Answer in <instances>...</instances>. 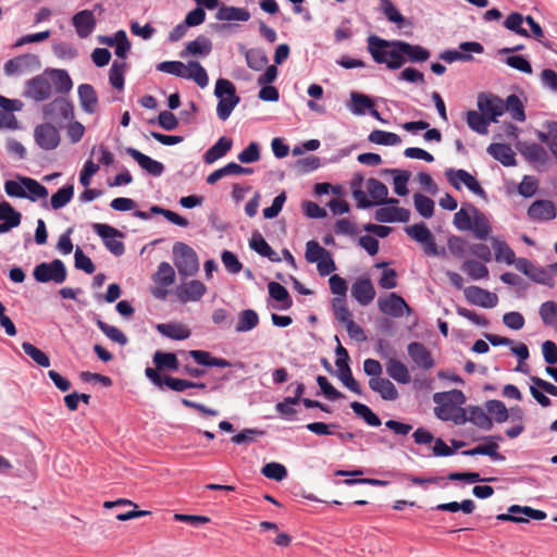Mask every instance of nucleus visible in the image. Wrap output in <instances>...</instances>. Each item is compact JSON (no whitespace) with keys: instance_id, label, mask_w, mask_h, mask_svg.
Returning a JSON list of instances; mask_svg holds the SVG:
<instances>
[{"instance_id":"1","label":"nucleus","mask_w":557,"mask_h":557,"mask_svg":"<svg viewBox=\"0 0 557 557\" xmlns=\"http://www.w3.org/2000/svg\"><path fill=\"white\" fill-rule=\"evenodd\" d=\"M433 401L436 404L434 414L442 421H451L456 425L467 422L466 409L460 407L466 403V396L460 389L435 393Z\"/></svg>"},{"instance_id":"2","label":"nucleus","mask_w":557,"mask_h":557,"mask_svg":"<svg viewBox=\"0 0 557 557\" xmlns=\"http://www.w3.org/2000/svg\"><path fill=\"white\" fill-rule=\"evenodd\" d=\"M398 45L400 40H386L375 35L368 38V51L374 62L385 64L389 70H398L406 63Z\"/></svg>"},{"instance_id":"3","label":"nucleus","mask_w":557,"mask_h":557,"mask_svg":"<svg viewBox=\"0 0 557 557\" xmlns=\"http://www.w3.org/2000/svg\"><path fill=\"white\" fill-rule=\"evenodd\" d=\"M157 70L181 78L193 79L201 88L209 83L207 71L197 61H189L187 64L181 61H163L157 64Z\"/></svg>"},{"instance_id":"4","label":"nucleus","mask_w":557,"mask_h":557,"mask_svg":"<svg viewBox=\"0 0 557 557\" xmlns=\"http://www.w3.org/2000/svg\"><path fill=\"white\" fill-rule=\"evenodd\" d=\"M214 95L219 99L216 113L220 120L226 121L234 108L240 101L236 95L235 85L225 78H219L215 83Z\"/></svg>"},{"instance_id":"5","label":"nucleus","mask_w":557,"mask_h":557,"mask_svg":"<svg viewBox=\"0 0 557 557\" xmlns=\"http://www.w3.org/2000/svg\"><path fill=\"white\" fill-rule=\"evenodd\" d=\"M173 262L178 274L182 276H193L199 270L196 251L187 244L181 242L173 245Z\"/></svg>"},{"instance_id":"6","label":"nucleus","mask_w":557,"mask_h":557,"mask_svg":"<svg viewBox=\"0 0 557 557\" xmlns=\"http://www.w3.org/2000/svg\"><path fill=\"white\" fill-rule=\"evenodd\" d=\"M34 277L37 282L47 283L54 282L61 284L66 280V268L60 259H54L51 262H42L35 267Z\"/></svg>"},{"instance_id":"7","label":"nucleus","mask_w":557,"mask_h":557,"mask_svg":"<svg viewBox=\"0 0 557 557\" xmlns=\"http://www.w3.org/2000/svg\"><path fill=\"white\" fill-rule=\"evenodd\" d=\"M92 228L102 238L104 246L111 253L117 257L124 253L125 246L123 242L116 239L117 237H123L119 230L101 223H95Z\"/></svg>"},{"instance_id":"8","label":"nucleus","mask_w":557,"mask_h":557,"mask_svg":"<svg viewBox=\"0 0 557 557\" xmlns=\"http://www.w3.org/2000/svg\"><path fill=\"white\" fill-rule=\"evenodd\" d=\"M459 49L457 50H445L440 54V58L447 62L453 63L456 61L461 62H470L473 60V57L470 54L473 53H483L484 47L478 41H465L459 45Z\"/></svg>"},{"instance_id":"9","label":"nucleus","mask_w":557,"mask_h":557,"mask_svg":"<svg viewBox=\"0 0 557 557\" xmlns=\"http://www.w3.org/2000/svg\"><path fill=\"white\" fill-rule=\"evenodd\" d=\"M407 352L416 368L428 371L435 367L431 350L422 343L411 342L407 346Z\"/></svg>"},{"instance_id":"10","label":"nucleus","mask_w":557,"mask_h":557,"mask_svg":"<svg viewBox=\"0 0 557 557\" xmlns=\"http://www.w3.org/2000/svg\"><path fill=\"white\" fill-rule=\"evenodd\" d=\"M504 100L490 94L481 92L478 96V109L491 121L497 122V117L504 114Z\"/></svg>"},{"instance_id":"11","label":"nucleus","mask_w":557,"mask_h":557,"mask_svg":"<svg viewBox=\"0 0 557 557\" xmlns=\"http://www.w3.org/2000/svg\"><path fill=\"white\" fill-rule=\"evenodd\" d=\"M377 306L382 313L393 318H400L405 311H411L405 299L396 293L379 298Z\"/></svg>"},{"instance_id":"12","label":"nucleus","mask_w":557,"mask_h":557,"mask_svg":"<svg viewBox=\"0 0 557 557\" xmlns=\"http://www.w3.org/2000/svg\"><path fill=\"white\" fill-rule=\"evenodd\" d=\"M46 117L55 123L71 120L74 116V108L70 101L64 98H57L44 108Z\"/></svg>"},{"instance_id":"13","label":"nucleus","mask_w":557,"mask_h":557,"mask_svg":"<svg viewBox=\"0 0 557 557\" xmlns=\"http://www.w3.org/2000/svg\"><path fill=\"white\" fill-rule=\"evenodd\" d=\"M517 513H523L528 518L534 519V520H543L546 518V512L539 509H533L529 506H519V505H511L508 508L507 513H499L496 516L497 520L500 521H511L517 523L528 522L529 520L527 518H522L520 516H517Z\"/></svg>"},{"instance_id":"14","label":"nucleus","mask_w":557,"mask_h":557,"mask_svg":"<svg viewBox=\"0 0 557 557\" xmlns=\"http://www.w3.org/2000/svg\"><path fill=\"white\" fill-rule=\"evenodd\" d=\"M207 293V286L199 280H191L178 285L175 295L182 304L198 301Z\"/></svg>"},{"instance_id":"15","label":"nucleus","mask_w":557,"mask_h":557,"mask_svg":"<svg viewBox=\"0 0 557 557\" xmlns=\"http://www.w3.org/2000/svg\"><path fill=\"white\" fill-rule=\"evenodd\" d=\"M34 137L36 144L44 150H52L60 144L58 129L49 123L38 125L35 128Z\"/></svg>"},{"instance_id":"16","label":"nucleus","mask_w":557,"mask_h":557,"mask_svg":"<svg viewBox=\"0 0 557 557\" xmlns=\"http://www.w3.org/2000/svg\"><path fill=\"white\" fill-rule=\"evenodd\" d=\"M466 299L475 306L483 308H494L498 302L496 294L483 289L479 286H469L463 289Z\"/></svg>"},{"instance_id":"17","label":"nucleus","mask_w":557,"mask_h":557,"mask_svg":"<svg viewBox=\"0 0 557 557\" xmlns=\"http://www.w3.org/2000/svg\"><path fill=\"white\" fill-rule=\"evenodd\" d=\"M52 86L49 78L38 75L26 84L25 95L36 101H44L51 96Z\"/></svg>"},{"instance_id":"18","label":"nucleus","mask_w":557,"mask_h":557,"mask_svg":"<svg viewBox=\"0 0 557 557\" xmlns=\"http://www.w3.org/2000/svg\"><path fill=\"white\" fill-rule=\"evenodd\" d=\"M73 26L81 38H87L97 25L94 12L83 10L77 12L72 18Z\"/></svg>"},{"instance_id":"19","label":"nucleus","mask_w":557,"mask_h":557,"mask_svg":"<svg viewBox=\"0 0 557 557\" xmlns=\"http://www.w3.org/2000/svg\"><path fill=\"white\" fill-rule=\"evenodd\" d=\"M0 234L10 232L12 228L17 227L22 221V214L16 211L10 202H0Z\"/></svg>"},{"instance_id":"20","label":"nucleus","mask_w":557,"mask_h":557,"mask_svg":"<svg viewBox=\"0 0 557 557\" xmlns=\"http://www.w3.org/2000/svg\"><path fill=\"white\" fill-rule=\"evenodd\" d=\"M487 441L486 444L478 445L474 448L462 451V455L466 456H475V455H485L491 457L495 461H503L505 457L498 453V444L497 441H502V436H487L485 437Z\"/></svg>"},{"instance_id":"21","label":"nucleus","mask_w":557,"mask_h":557,"mask_svg":"<svg viewBox=\"0 0 557 557\" xmlns=\"http://www.w3.org/2000/svg\"><path fill=\"white\" fill-rule=\"evenodd\" d=\"M374 218L377 222L383 223L408 222L410 219V211L393 205L391 207H382L377 209Z\"/></svg>"},{"instance_id":"22","label":"nucleus","mask_w":557,"mask_h":557,"mask_svg":"<svg viewBox=\"0 0 557 557\" xmlns=\"http://www.w3.org/2000/svg\"><path fill=\"white\" fill-rule=\"evenodd\" d=\"M528 215L533 221H549L556 216V207L550 200H536L529 207Z\"/></svg>"},{"instance_id":"23","label":"nucleus","mask_w":557,"mask_h":557,"mask_svg":"<svg viewBox=\"0 0 557 557\" xmlns=\"http://www.w3.org/2000/svg\"><path fill=\"white\" fill-rule=\"evenodd\" d=\"M125 151L129 157L138 162L140 168H143L149 174L153 176H160L164 172V165L161 162L151 159L139 150L133 147H127Z\"/></svg>"},{"instance_id":"24","label":"nucleus","mask_w":557,"mask_h":557,"mask_svg":"<svg viewBox=\"0 0 557 557\" xmlns=\"http://www.w3.org/2000/svg\"><path fill=\"white\" fill-rule=\"evenodd\" d=\"M351 295L361 306H367L374 299L375 289L369 278H360L352 284Z\"/></svg>"},{"instance_id":"25","label":"nucleus","mask_w":557,"mask_h":557,"mask_svg":"<svg viewBox=\"0 0 557 557\" xmlns=\"http://www.w3.org/2000/svg\"><path fill=\"white\" fill-rule=\"evenodd\" d=\"M367 190L373 199V205H396L398 200L395 198H387L388 189L385 184L376 178H369L367 182Z\"/></svg>"},{"instance_id":"26","label":"nucleus","mask_w":557,"mask_h":557,"mask_svg":"<svg viewBox=\"0 0 557 557\" xmlns=\"http://www.w3.org/2000/svg\"><path fill=\"white\" fill-rule=\"evenodd\" d=\"M39 64V58L35 54H23L14 59H10L4 64V71L8 75L20 74L28 67Z\"/></svg>"},{"instance_id":"27","label":"nucleus","mask_w":557,"mask_h":557,"mask_svg":"<svg viewBox=\"0 0 557 557\" xmlns=\"http://www.w3.org/2000/svg\"><path fill=\"white\" fill-rule=\"evenodd\" d=\"M77 92L82 109L86 113H95L98 109V96L95 88L90 84H82L78 86Z\"/></svg>"},{"instance_id":"28","label":"nucleus","mask_w":557,"mask_h":557,"mask_svg":"<svg viewBox=\"0 0 557 557\" xmlns=\"http://www.w3.org/2000/svg\"><path fill=\"white\" fill-rule=\"evenodd\" d=\"M486 151L494 159L499 161L504 166H513L516 165V153L511 149V147L507 144H491Z\"/></svg>"},{"instance_id":"29","label":"nucleus","mask_w":557,"mask_h":557,"mask_svg":"<svg viewBox=\"0 0 557 557\" xmlns=\"http://www.w3.org/2000/svg\"><path fill=\"white\" fill-rule=\"evenodd\" d=\"M369 387L380 394L384 400H395L398 398V392L395 385L385 377H371Z\"/></svg>"},{"instance_id":"30","label":"nucleus","mask_w":557,"mask_h":557,"mask_svg":"<svg viewBox=\"0 0 557 557\" xmlns=\"http://www.w3.org/2000/svg\"><path fill=\"white\" fill-rule=\"evenodd\" d=\"M467 422H471L481 430L490 431L493 428L491 417L479 406H469L466 409Z\"/></svg>"},{"instance_id":"31","label":"nucleus","mask_w":557,"mask_h":557,"mask_svg":"<svg viewBox=\"0 0 557 557\" xmlns=\"http://www.w3.org/2000/svg\"><path fill=\"white\" fill-rule=\"evenodd\" d=\"M17 180H20L26 191L24 198L30 201H37L38 199H46L48 197V189L36 180L27 176H17Z\"/></svg>"},{"instance_id":"32","label":"nucleus","mask_w":557,"mask_h":557,"mask_svg":"<svg viewBox=\"0 0 557 557\" xmlns=\"http://www.w3.org/2000/svg\"><path fill=\"white\" fill-rule=\"evenodd\" d=\"M398 46L406 61L421 63L425 62L430 58V51L422 46L411 45L403 40H400V45Z\"/></svg>"},{"instance_id":"33","label":"nucleus","mask_w":557,"mask_h":557,"mask_svg":"<svg viewBox=\"0 0 557 557\" xmlns=\"http://www.w3.org/2000/svg\"><path fill=\"white\" fill-rule=\"evenodd\" d=\"M233 146V140L225 136L221 137L211 148H209L203 154V161L207 164H211L224 157Z\"/></svg>"},{"instance_id":"34","label":"nucleus","mask_w":557,"mask_h":557,"mask_svg":"<svg viewBox=\"0 0 557 557\" xmlns=\"http://www.w3.org/2000/svg\"><path fill=\"white\" fill-rule=\"evenodd\" d=\"M156 329L160 334L175 341H183L190 336V330L180 323H160Z\"/></svg>"},{"instance_id":"35","label":"nucleus","mask_w":557,"mask_h":557,"mask_svg":"<svg viewBox=\"0 0 557 557\" xmlns=\"http://www.w3.org/2000/svg\"><path fill=\"white\" fill-rule=\"evenodd\" d=\"M386 372L393 380L400 384H408L410 382L408 368L398 359L391 358L386 362Z\"/></svg>"},{"instance_id":"36","label":"nucleus","mask_w":557,"mask_h":557,"mask_svg":"<svg viewBox=\"0 0 557 557\" xmlns=\"http://www.w3.org/2000/svg\"><path fill=\"white\" fill-rule=\"evenodd\" d=\"M249 245L260 256L267 257L271 261L280 260L277 253L270 247L259 232L252 233Z\"/></svg>"},{"instance_id":"37","label":"nucleus","mask_w":557,"mask_h":557,"mask_svg":"<svg viewBox=\"0 0 557 557\" xmlns=\"http://www.w3.org/2000/svg\"><path fill=\"white\" fill-rule=\"evenodd\" d=\"M190 357L201 366L227 368L231 362L224 358L212 357L209 351L206 350H190Z\"/></svg>"},{"instance_id":"38","label":"nucleus","mask_w":557,"mask_h":557,"mask_svg":"<svg viewBox=\"0 0 557 557\" xmlns=\"http://www.w3.org/2000/svg\"><path fill=\"white\" fill-rule=\"evenodd\" d=\"M250 12L244 8L223 5L216 13L219 21H240L247 22L250 18Z\"/></svg>"},{"instance_id":"39","label":"nucleus","mask_w":557,"mask_h":557,"mask_svg":"<svg viewBox=\"0 0 557 557\" xmlns=\"http://www.w3.org/2000/svg\"><path fill=\"white\" fill-rule=\"evenodd\" d=\"M504 112L507 111L510 116L518 122H524L527 116L524 112V106L520 98L511 94L509 95L506 100L504 101Z\"/></svg>"},{"instance_id":"40","label":"nucleus","mask_w":557,"mask_h":557,"mask_svg":"<svg viewBox=\"0 0 557 557\" xmlns=\"http://www.w3.org/2000/svg\"><path fill=\"white\" fill-rule=\"evenodd\" d=\"M211 41L205 36H198L195 40L186 45L185 51L181 53L182 57L187 54L193 55H208L211 52Z\"/></svg>"},{"instance_id":"41","label":"nucleus","mask_w":557,"mask_h":557,"mask_svg":"<svg viewBox=\"0 0 557 557\" xmlns=\"http://www.w3.org/2000/svg\"><path fill=\"white\" fill-rule=\"evenodd\" d=\"M48 75L58 92L67 94L72 89L73 83L65 70H51Z\"/></svg>"},{"instance_id":"42","label":"nucleus","mask_w":557,"mask_h":557,"mask_svg":"<svg viewBox=\"0 0 557 557\" xmlns=\"http://www.w3.org/2000/svg\"><path fill=\"white\" fill-rule=\"evenodd\" d=\"M152 280L154 283L168 287L175 281V271L169 262H161L157 272L153 274Z\"/></svg>"},{"instance_id":"43","label":"nucleus","mask_w":557,"mask_h":557,"mask_svg":"<svg viewBox=\"0 0 557 557\" xmlns=\"http://www.w3.org/2000/svg\"><path fill=\"white\" fill-rule=\"evenodd\" d=\"M470 230L479 239H486L492 231L487 218L478 210H474V218Z\"/></svg>"},{"instance_id":"44","label":"nucleus","mask_w":557,"mask_h":557,"mask_svg":"<svg viewBox=\"0 0 557 557\" xmlns=\"http://www.w3.org/2000/svg\"><path fill=\"white\" fill-rule=\"evenodd\" d=\"M153 363L158 370L176 371L180 367L177 357L173 352L156 351L153 355Z\"/></svg>"},{"instance_id":"45","label":"nucleus","mask_w":557,"mask_h":557,"mask_svg":"<svg viewBox=\"0 0 557 557\" xmlns=\"http://www.w3.org/2000/svg\"><path fill=\"white\" fill-rule=\"evenodd\" d=\"M336 367L338 369V379L352 393L362 395L360 384L354 379L349 363H341L336 364Z\"/></svg>"},{"instance_id":"46","label":"nucleus","mask_w":557,"mask_h":557,"mask_svg":"<svg viewBox=\"0 0 557 557\" xmlns=\"http://www.w3.org/2000/svg\"><path fill=\"white\" fill-rule=\"evenodd\" d=\"M259 323V315L252 309H245L238 315V322L235 326L236 332H248L255 329Z\"/></svg>"},{"instance_id":"47","label":"nucleus","mask_w":557,"mask_h":557,"mask_svg":"<svg viewBox=\"0 0 557 557\" xmlns=\"http://www.w3.org/2000/svg\"><path fill=\"white\" fill-rule=\"evenodd\" d=\"M269 295L274 300L282 302V309H289L293 306V300L288 290L276 282H270L268 285Z\"/></svg>"},{"instance_id":"48","label":"nucleus","mask_w":557,"mask_h":557,"mask_svg":"<svg viewBox=\"0 0 557 557\" xmlns=\"http://www.w3.org/2000/svg\"><path fill=\"white\" fill-rule=\"evenodd\" d=\"M467 123L472 131L486 134L491 121L481 111L470 110L467 112Z\"/></svg>"},{"instance_id":"49","label":"nucleus","mask_w":557,"mask_h":557,"mask_svg":"<svg viewBox=\"0 0 557 557\" xmlns=\"http://www.w3.org/2000/svg\"><path fill=\"white\" fill-rule=\"evenodd\" d=\"M368 139L372 144L383 145V146H396L401 143V139L397 134L382 131V129L372 131L370 133Z\"/></svg>"},{"instance_id":"50","label":"nucleus","mask_w":557,"mask_h":557,"mask_svg":"<svg viewBox=\"0 0 557 557\" xmlns=\"http://www.w3.org/2000/svg\"><path fill=\"white\" fill-rule=\"evenodd\" d=\"M74 196V186L65 185L51 196L50 206L53 210L65 207Z\"/></svg>"},{"instance_id":"51","label":"nucleus","mask_w":557,"mask_h":557,"mask_svg":"<svg viewBox=\"0 0 557 557\" xmlns=\"http://www.w3.org/2000/svg\"><path fill=\"white\" fill-rule=\"evenodd\" d=\"M350 408L352 411L360 418L364 420V422L371 426H380L381 419L376 413H374L367 405L352 401L350 404Z\"/></svg>"},{"instance_id":"52","label":"nucleus","mask_w":557,"mask_h":557,"mask_svg":"<svg viewBox=\"0 0 557 557\" xmlns=\"http://www.w3.org/2000/svg\"><path fill=\"white\" fill-rule=\"evenodd\" d=\"M519 150L529 161L544 163L547 160L546 150L539 144H525Z\"/></svg>"},{"instance_id":"53","label":"nucleus","mask_w":557,"mask_h":557,"mask_svg":"<svg viewBox=\"0 0 557 557\" xmlns=\"http://www.w3.org/2000/svg\"><path fill=\"white\" fill-rule=\"evenodd\" d=\"M246 62L248 67H250L253 71H261L263 70L269 62V59L264 51L261 49H249L246 54Z\"/></svg>"},{"instance_id":"54","label":"nucleus","mask_w":557,"mask_h":557,"mask_svg":"<svg viewBox=\"0 0 557 557\" xmlns=\"http://www.w3.org/2000/svg\"><path fill=\"white\" fill-rule=\"evenodd\" d=\"M461 270L475 281L487 278L488 276L487 267L475 260L465 261L461 265Z\"/></svg>"},{"instance_id":"55","label":"nucleus","mask_w":557,"mask_h":557,"mask_svg":"<svg viewBox=\"0 0 557 557\" xmlns=\"http://www.w3.org/2000/svg\"><path fill=\"white\" fill-rule=\"evenodd\" d=\"M436 510L440 511H449V512H457L461 510L463 513L470 515L475 509V504L472 499H465L461 503L458 502H450V503H443L435 507Z\"/></svg>"},{"instance_id":"56","label":"nucleus","mask_w":557,"mask_h":557,"mask_svg":"<svg viewBox=\"0 0 557 557\" xmlns=\"http://www.w3.org/2000/svg\"><path fill=\"white\" fill-rule=\"evenodd\" d=\"M540 315L544 324L557 330V302L548 300L542 304Z\"/></svg>"},{"instance_id":"57","label":"nucleus","mask_w":557,"mask_h":557,"mask_svg":"<svg viewBox=\"0 0 557 557\" xmlns=\"http://www.w3.org/2000/svg\"><path fill=\"white\" fill-rule=\"evenodd\" d=\"M494 249L496 261H504L509 265L515 263V251L508 246L506 242L494 239Z\"/></svg>"},{"instance_id":"58","label":"nucleus","mask_w":557,"mask_h":557,"mask_svg":"<svg viewBox=\"0 0 557 557\" xmlns=\"http://www.w3.org/2000/svg\"><path fill=\"white\" fill-rule=\"evenodd\" d=\"M524 21L525 17L522 14L518 12H512L505 20L504 26L508 30H511L522 37H529L530 35L528 30L521 26Z\"/></svg>"},{"instance_id":"59","label":"nucleus","mask_w":557,"mask_h":557,"mask_svg":"<svg viewBox=\"0 0 557 557\" xmlns=\"http://www.w3.org/2000/svg\"><path fill=\"white\" fill-rule=\"evenodd\" d=\"M446 177L456 189L461 188V183L469 186L475 178L466 170H448L446 171Z\"/></svg>"},{"instance_id":"60","label":"nucleus","mask_w":557,"mask_h":557,"mask_svg":"<svg viewBox=\"0 0 557 557\" xmlns=\"http://www.w3.org/2000/svg\"><path fill=\"white\" fill-rule=\"evenodd\" d=\"M126 64L125 62L114 61L109 72V81L110 84L116 88L122 90L124 88V74H125Z\"/></svg>"},{"instance_id":"61","label":"nucleus","mask_w":557,"mask_h":557,"mask_svg":"<svg viewBox=\"0 0 557 557\" xmlns=\"http://www.w3.org/2000/svg\"><path fill=\"white\" fill-rule=\"evenodd\" d=\"M413 202L416 210L425 219H429L434 213V201L422 195V194H414L413 196Z\"/></svg>"},{"instance_id":"62","label":"nucleus","mask_w":557,"mask_h":557,"mask_svg":"<svg viewBox=\"0 0 557 557\" xmlns=\"http://www.w3.org/2000/svg\"><path fill=\"white\" fill-rule=\"evenodd\" d=\"M97 326L101 330V332L108 336L111 341L120 344V345H126L127 344V337L125 334L119 330L117 327L113 325H109L108 323L103 322L102 320H97Z\"/></svg>"},{"instance_id":"63","label":"nucleus","mask_w":557,"mask_h":557,"mask_svg":"<svg viewBox=\"0 0 557 557\" xmlns=\"http://www.w3.org/2000/svg\"><path fill=\"white\" fill-rule=\"evenodd\" d=\"M23 351L29 356L38 366L48 368L50 366V359L49 357L41 351L39 348L34 346L30 343H23L22 344Z\"/></svg>"},{"instance_id":"64","label":"nucleus","mask_w":557,"mask_h":557,"mask_svg":"<svg viewBox=\"0 0 557 557\" xmlns=\"http://www.w3.org/2000/svg\"><path fill=\"white\" fill-rule=\"evenodd\" d=\"M330 251L323 248L317 240H309L306 244L305 258L309 263H317Z\"/></svg>"}]
</instances>
